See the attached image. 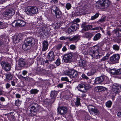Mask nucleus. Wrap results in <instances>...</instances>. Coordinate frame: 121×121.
<instances>
[{"instance_id": "nucleus-1", "label": "nucleus", "mask_w": 121, "mask_h": 121, "mask_svg": "<svg viewBox=\"0 0 121 121\" xmlns=\"http://www.w3.org/2000/svg\"><path fill=\"white\" fill-rule=\"evenodd\" d=\"M99 46L97 45L92 47V49L90 51L89 53L93 58L96 59L100 58V56L98 55L99 53Z\"/></svg>"}, {"instance_id": "nucleus-2", "label": "nucleus", "mask_w": 121, "mask_h": 121, "mask_svg": "<svg viewBox=\"0 0 121 121\" xmlns=\"http://www.w3.org/2000/svg\"><path fill=\"white\" fill-rule=\"evenodd\" d=\"M35 42L34 39L32 38H28L26 39L24 44L22 45V48L25 51L29 50L31 45Z\"/></svg>"}, {"instance_id": "nucleus-3", "label": "nucleus", "mask_w": 121, "mask_h": 121, "mask_svg": "<svg viewBox=\"0 0 121 121\" xmlns=\"http://www.w3.org/2000/svg\"><path fill=\"white\" fill-rule=\"evenodd\" d=\"M98 6L102 9H105L109 7L110 4L109 0H100L98 2Z\"/></svg>"}, {"instance_id": "nucleus-4", "label": "nucleus", "mask_w": 121, "mask_h": 121, "mask_svg": "<svg viewBox=\"0 0 121 121\" xmlns=\"http://www.w3.org/2000/svg\"><path fill=\"white\" fill-rule=\"evenodd\" d=\"M38 9L36 7L28 6L26 10V12L28 15H31L32 14L36 13L38 12Z\"/></svg>"}, {"instance_id": "nucleus-5", "label": "nucleus", "mask_w": 121, "mask_h": 121, "mask_svg": "<svg viewBox=\"0 0 121 121\" xmlns=\"http://www.w3.org/2000/svg\"><path fill=\"white\" fill-rule=\"evenodd\" d=\"M120 58V55L118 54H114L110 58L111 63L112 64H114L118 63Z\"/></svg>"}, {"instance_id": "nucleus-6", "label": "nucleus", "mask_w": 121, "mask_h": 121, "mask_svg": "<svg viewBox=\"0 0 121 121\" xmlns=\"http://www.w3.org/2000/svg\"><path fill=\"white\" fill-rule=\"evenodd\" d=\"M65 74L68 75L71 78L76 77L78 75L77 71L74 69L69 70L66 72H65Z\"/></svg>"}, {"instance_id": "nucleus-7", "label": "nucleus", "mask_w": 121, "mask_h": 121, "mask_svg": "<svg viewBox=\"0 0 121 121\" xmlns=\"http://www.w3.org/2000/svg\"><path fill=\"white\" fill-rule=\"evenodd\" d=\"M1 65L3 69L6 71H9L11 69V66L8 62L4 61H2Z\"/></svg>"}, {"instance_id": "nucleus-8", "label": "nucleus", "mask_w": 121, "mask_h": 121, "mask_svg": "<svg viewBox=\"0 0 121 121\" xmlns=\"http://www.w3.org/2000/svg\"><path fill=\"white\" fill-rule=\"evenodd\" d=\"M88 108L90 112L94 113L95 115H98L99 114V112L96 108L92 105H89Z\"/></svg>"}, {"instance_id": "nucleus-9", "label": "nucleus", "mask_w": 121, "mask_h": 121, "mask_svg": "<svg viewBox=\"0 0 121 121\" xmlns=\"http://www.w3.org/2000/svg\"><path fill=\"white\" fill-rule=\"evenodd\" d=\"M121 88V86L120 85L115 83L113 85L112 89L115 93L117 94L119 92Z\"/></svg>"}, {"instance_id": "nucleus-10", "label": "nucleus", "mask_w": 121, "mask_h": 121, "mask_svg": "<svg viewBox=\"0 0 121 121\" xmlns=\"http://www.w3.org/2000/svg\"><path fill=\"white\" fill-rule=\"evenodd\" d=\"M79 26L78 24L75 23L73 24L71 26L69 27L68 32L69 33L71 32H74L79 28Z\"/></svg>"}, {"instance_id": "nucleus-11", "label": "nucleus", "mask_w": 121, "mask_h": 121, "mask_svg": "<svg viewBox=\"0 0 121 121\" xmlns=\"http://www.w3.org/2000/svg\"><path fill=\"white\" fill-rule=\"evenodd\" d=\"M73 55L71 53L65 54L63 57L64 61L66 63L70 62L71 60Z\"/></svg>"}, {"instance_id": "nucleus-12", "label": "nucleus", "mask_w": 121, "mask_h": 121, "mask_svg": "<svg viewBox=\"0 0 121 121\" xmlns=\"http://www.w3.org/2000/svg\"><path fill=\"white\" fill-rule=\"evenodd\" d=\"M86 86L84 83H81L78 84L77 88L78 90L82 92H84V91L86 90Z\"/></svg>"}, {"instance_id": "nucleus-13", "label": "nucleus", "mask_w": 121, "mask_h": 121, "mask_svg": "<svg viewBox=\"0 0 121 121\" xmlns=\"http://www.w3.org/2000/svg\"><path fill=\"white\" fill-rule=\"evenodd\" d=\"M58 112L59 114L64 115L67 112V108L64 107H61L58 108Z\"/></svg>"}, {"instance_id": "nucleus-14", "label": "nucleus", "mask_w": 121, "mask_h": 121, "mask_svg": "<svg viewBox=\"0 0 121 121\" xmlns=\"http://www.w3.org/2000/svg\"><path fill=\"white\" fill-rule=\"evenodd\" d=\"M31 110H35V111H38L39 110V107L38 104L35 103H31L30 105Z\"/></svg>"}, {"instance_id": "nucleus-15", "label": "nucleus", "mask_w": 121, "mask_h": 121, "mask_svg": "<svg viewBox=\"0 0 121 121\" xmlns=\"http://www.w3.org/2000/svg\"><path fill=\"white\" fill-rule=\"evenodd\" d=\"M105 77L103 76L97 77L95 80L94 83L96 84H101L104 80Z\"/></svg>"}, {"instance_id": "nucleus-16", "label": "nucleus", "mask_w": 121, "mask_h": 121, "mask_svg": "<svg viewBox=\"0 0 121 121\" xmlns=\"http://www.w3.org/2000/svg\"><path fill=\"white\" fill-rule=\"evenodd\" d=\"M48 58L50 61H52L54 60L55 55L53 51H51L49 52Z\"/></svg>"}, {"instance_id": "nucleus-17", "label": "nucleus", "mask_w": 121, "mask_h": 121, "mask_svg": "<svg viewBox=\"0 0 121 121\" xmlns=\"http://www.w3.org/2000/svg\"><path fill=\"white\" fill-rule=\"evenodd\" d=\"M48 44L47 41H44L43 43V48L42 49V51H44L48 48Z\"/></svg>"}, {"instance_id": "nucleus-18", "label": "nucleus", "mask_w": 121, "mask_h": 121, "mask_svg": "<svg viewBox=\"0 0 121 121\" xmlns=\"http://www.w3.org/2000/svg\"><path fill=\"white\" fill-rule=\"evenodd\" d=\"M86 61L85 60H80L79 61V66L81 67L84 68L87 65Z\"/></svg>"}, {"instance_id": "nucleus-19", "label": "nucleus", "mask_w": 121, "mask_h": 121, "mask_svg": "<svg viewBox=\"0 0 121 121\" xmlns=\"http://www.w3.org/2000/svg\"><path fill=\"white\" fill-rule=\"evenodd\" d=\"M22 37L21 34H19L18 35H15L13 39V40L14 42H15L16 41V43L17 42V41H18L22 39Z\"/></svg>"}, {"instance_id": "nucleus-20", "label": "nucleus", "mask_w": 121, "mask_h": 121, "mask_svg": "<svg viewBox=\"0 0 121 121\" xmlns=\"http://www.w3.org/2000/svg\"><path fill=\"white\" fill-rule=\"evenodd\" d=\"M26 64L25 60L22 59H20L18 60V64L21 66H23Z\"/></svg>"}, {"instance_id": "nucleus-21", "label": "nucleus", "mask_w": 121, "mask_h": 121, "mask_svg": "<svg viewBox=\"0 0 121 121\" xmlns=\"http://www.w3.org/2000/svg\"><path fill=\"white\" fill-rule=\"evenodd\" d=\"M80 39V35H77L74 36L72 38L70 37L68 39H69V41H77Z\"/></svg>"}, {"instance_id": "nucleus-22", "label": "nucleus", "mask_w": 121, "mask_h": 121, "mask_svg": "<svg viewBox=\"0 0 121 121\" xmlns=\"http://www.w3.org/2000/svg\"><path fill=\"white\" fill-rule=\"evenodd\" d=\"M3 13L4 15H13L14 14V12L13 10H8L5 11Z\"/></svg>"}, {"instance_id": "nucleus-23", "label": "nucleus", "mask_w": 121, "mask_h": 121, "mask_svg": "<svg viewBox=\"0 0 121 121\" xmlns=\"http://www.w3.org/2000/svg\"><path fill=\"white\" fill-rule=\"evenodd\" d=\"M18 27H23L25 26L26 23L23 21L19 20H18Z\"/></svg>"}, {"instance_id": "nucleus-24", "label": "nucleus", "mask_w": 121, "mask_h": 121, "mask_svg": "<svg viewBox=\"0 0 121 121\" xmlns=\"http://www.w3.org/2000/svg\"><path fill=\"white\" fill-rule=\"evenodd\" d=\"M57 94V92L55 91H52L51 93V98L54 99L56 97Z\"/></svg>"}, {"instance_id": "nucleus-25", "label": "nucleus", "mask_w": 121, "mask_h": 121, "mask_svg": "<svg viewBox=\"0 0 121 121\" xmlns=\"http://www.w3.org/2000/svg\"><path fill=\"white\" fill-rule=\"evenodd\" d=\"M101 35L100 33L96 34L93 37V40L94 41L99 39L101 37Z\"/></svg>"}, {"instance_id": "nucleus-26", "label": "nucleus", "mask_w": 121, "mask_h": 121, "mask_svg": "<svg viewBox=\"0 0 121 121\" xmlns=\"http://www.w3.org/2000/svg\"><path fill=\"white\" fill-rule=\"evenodd\" d=\"M93 36V34L89 32H87L85 33V36L86 38L90 39Z\"/></svg>"}, {"instance_id": "nucleus-27", "label": "nucleus", "mask_w": 121, "mask_h": 121, "mask_svg": "<svg viewBox=\"0 0 121 121\" xmlns=\"http://www.w3.org/2000/svg\"><path fill=\"white\" fill-rule=\"evenodd\" d=\"M92 27V26L91 25H89L85 26L84 27L83 29L85 31L88 30Z\"/></svg>"}, {"instance_id": "nucleus-28", "label": "nucleus", "mask_w": 121, "mask_h": 121, "mask_svg": "<svg viewBox=\"0 0 121 121\" xmlns=\"http://www.w3.org/2000/svg\"><path fill=\"white\" fill-rule=\"evenodd\" d=\"M96 70L95 69H92L87 73L88 75L90 76L93 75L96 72Z\"/></svg>"}, {"instance_id": "nucleus-29", "label": "nucleus", "mask_w": 121, "mask_h": 121, "mask_svg": "<svg viewBox=\"0 0 121 121\" xmlns=\"http://www.w3.org/2000/svg\"><path fill=\"white\" fill-rule=\"evenodd\" d=\"M80 100V98H77L76 101L75 103V105L76 107H78L81 104Z\"/></svg>"}, {"instance_id": "nucleus-30", "label": "nucleus", "mask_w": 121, "mask_h": 121, "mask_svg": "<svg viewBox=\"0 0 121 121\" xmlns=\"http://www.w3.org/2000/svg\"><path fill=\"white\" fill-rule=\"evenodd\" d=\"M52 9L51 12L52 13H54L55 12L58 10V8L56 6L54 5L52 7Z\"/></svg>"}, {"instance_id": "nucleus-31", "label": "nucleus", "mask_w": 121, "mask_h": 121, "mask_svg": "<svg viewBox=\"0 0 121 121\" xmlns=\"http://www.w3.org/2000/svg\"><path fill=\"white\" fill-rule=\"evenodd\" d=\"M112 103V101L109 100L106 103V106L108 108H109L111 107Z\"/></svg>"}, {"instance_id": "nucleus-32", "label": "nucleus", "mask_w": 121, "mask_h": 121, "mask_svg": "<svg viewBox=\"0 0 121 121\" xmlns=\"http://www.w3.org/2000/svg\"><path fill=\"white\" fill-rule=\"evenodd\" d=\"M7 27L6 24L2 22H0V29L5 28Z\"/></svg>"}, {"instance_id": "nucleus-33", "label": "nucleus", "mask_w": 121, "mask_h": 121, "mask_svg": "<svg viewBox=\"0 0 121 121\" xmlns=\"http://www.w3.org/2000/svg\"><path fill=\"white\" fill-rule=\"evenodd\" d=\"M12 26L14 27H18V20L17 21H15L12 23Z\"/></svg>"}, {"instance_id": "nucleus-34", "label": "nucleus", "mask_w": 121, "mask_h": 121, "mask_svg": "<svg viewBox=\"0 0 121 121\" xmlns=\"http://www.w3.org/2000/svg\"><path fill=\"white\" fill-rule=\"evenodd\" d=\"M6 76V78L9 80H11L13 76L10 73L7 74Z\"/></svg>"}, {"instance_id": "nucleus-35", "label": "nucleus", "mask_w": 121, "mask_h": 121, "mask_svg": "<svg viewBox=\"0 0 121 121\" xmlns=\"http://www.w3.org/2000/svg\"><path fill=\"white\" fill-rule=\"evenodd\" d=\"M22 102L19 99H18L16 100L15 101V104L16 106H18L21 105Z\"/></svg>"}, {"instance_id": "nucleus-36", "label": "nucleus", "mask_w": 121, "mask_h": 121, "mask_svg": "<svg viewBox=\"0 0 121 121\" xmlns=\"http://www.w3.org/2000/svg\"><path fill=\"white\" fill-rule=\"evenodd\" d=\"M113 49L116 51H118L119 49V46L117 45H114L112 47Z\"/></svg>"}, {"instance_id": "nucleus-37", "label": "nucleus", "mask_w": 121, "mask_h": 121, "mask_svg": "<svg viewBox=\"0 0 121 121\" xmlns=\"http://www.w3.org/2000/svg\"><path fill=\"white\" fill-rule=\"evenodd\" d=\"M30 112L31 113V115L32 116H34L36 115L37 111H35V110H30Z\"/></svg>"}, {"instance_id": "nucleus-38", "label": "nucleus", "mask_w": 121, "mask_h": 121, "mask_svg": "<svg viewBox=\"0 0 121 121\" xmlns=\"http://www.w3.org/2000/svg\"><path fill=\"white\" fill-rule=\"evenodd\" d=\"M38 91L37 89H32L30 91V92L31 94H33L37 93Z\"/></svg>"}, {"instance_id": "nucleus-39", "label": "nucleus", "mask_w": 121, "mask_h": 121, "mask_svg": "<svg viewBox=\"0 0 121 121\" xmlns=\"http://www.w3.org/2000/svg\"><path fill=\"white\" fill-rule=\"evenodd\" d=\"M110 72L112 74H117L116 70L114 69H112L110 70Z\"/></svg>"}, {"instance_id": "nucleus-40", "label": "nucleus", "mask_w": 121, "mask_h": 121, "mask_svg": "<svg viewBox=\"0 0 121 121\" xmlns=\"http://www.w3.org/2000/svg\"><path fill=\"white\" fill-rule=\"evenodd\" d=\"M65 6L66 8L68 10H69L71 8V5L70 3H68L66 4Z\"/></svg>"}, {"instance_id": "nucleus-41", "label": "nucleus", "mask_w": 121, "mask_h": 121, "mask_svg": "<svg viewBox=\"0 0 121 121\" xmlns=\"http://www.w3.org/2000/svg\"><path fill=\"white\" fill-rule=\"evenodd\" d=\"M55 63L57 66L59 65L60 64V59L59 58H58L55 62Z\"/></svg>"}, {"instance_id": "nucleus-42", "label": "nucleus", "mask_w": 121, "mask_h": 121, "mask_svg": "<svg viewBox=\"0 0 121 121\" xmlns=\"http://www.w3.org/2000/svg\"><path fill=\"white\" fill-rule=\"evenodd\" d=\"M56 15H60L62 14V13L61 12L60 10H58L54 13Z\"/></svg>"}, {"instance_id": "nucleus-43", "label": "nucleus", "mask_w": 121, "mask_h": 121, "mask_svg": "<svg viewBox=\"0 0 121 121\" xmlns=\"http://www.w3.org/2000/svg\"><path fill=\"white\" fill-rule=\"evenodd\" d=\"M108 59V58L106 56L104 57L102 59H101L99 61L100 62H101L103 61H104L105 60H107Z\"/></svg>"}, {"instance_id": "nucleus-44", "label": "nucleus", "mask_w": 121, "mask_h": 121, "mask_svg": "<svg viewBox=\"0 0 121 121\" xmlns=\"http://www.w3.org/2000/svg\"><path fill=\"white\" fill-rule=\"evenodd\" d=\"M61 79L62 81L69 82V80L67 77H62Z\"/></svg>"}, {"instance_id": "nucleus-45", "label": "nucleus", "mask_w": 121, "mask_h": 121, "mask_svg": "<svg viewBox=\"0 0 121 121\" xmlns=\"http://www.w3.org/2000/svg\"><path fill=\"white\" fill-rule=\"evenodd\" d=\"M76 48L75 46L73 45H71L70 46V48L72 50H74Z\"/></svg>"}, {"instance_id": "nucleus-46", "label": "nucleus", "mask_w": 121, "mask_h": 121, "mask_svg": "<svg viewBox=\"0 0 121 121\" xmlns=\"http://www.w3.org/2000/svg\"><path fill=\"white\" fill-rule=\"evenodd\" d=\"M48 67L49 69H53L55 67V66L52 65H49L48 66Z\"/></svg>"}, {"instance_id": "nucleus-47", "label": "nucleus", "mask_w": 121, "mask_h": 121, "mask_svg": "<svg viewBox=\"0 0 121 121\" xmlns=\"http://www.w3.org/2000/svg\"><path fill=\"white\" fill-rule=\"evenodd\" d=\"M117 74H121V68L116 70Z\"/></svg>"}, {"instance_id": "nucleus-48", "label": "nucleus", "mask_w": 121, "mask_h": 121, "mask_svg": "<svg viewBox=\"0 0 121 121\" xmlns=\"http://www.w3.org/2000/svg\"><path fill=\"white\" fill-rule=\"evenodd\" d=\"M69 38L67 37L64 36H62L60 38V39L61 40H65L66 39H68Z\"/></svg>"}, {"instance_id": "nucleus-49", "label": "nucleus", "mask_w": 121, "mask_h": 121, "mask_svg": "<svg viewBox=\"0 0 121 121\" xmlns=\"http://www.w3.org/2000/svg\"><path fill=\"white\" fill-rule=\"evenodd\" d=\"M86 96V95L85 93H82L81 94V97L84 99H85V97Z\"/></svg>"}, {"instance_id": "nucleus-50", "label": "nucleus", "mask_w": 121, "mask_h": 121, "mask_svg": "<svg viewBox=\"0 0 121 121\" xmlns=\"http://www.w3.org/2000/svg\"><path fill=\"white\" fill-rule=\"evenodd\" d=\"M105 16H102V17L99 20V21L101 22H102L105 21Z\"/></svg>"}, {"instance_id": "nucleus-51", "label": "nucleus", "mask_w": 121, "mask_h": 121, "mask_svg": "<svg viewBox=\"0 0 121 121\" xmlns=\"http://www.w3.org/2000/svg\"><path fill=\"white\" fill-rule=\"evenodd\" d=\"M55 29H57L60 27L59 24L58 23H56L55 24Z\"/></svg>"}, {"instance_id": "nucleus-52", "label": "nucleus", "mask_w": 121, "mask_h": 121, "mask_svg": "<svg viewBox=\"0 0 121 121\" xmlns=\"http://www.w3.org/2000/svg\"><path fill=\"white\" fill-rule=\"evenodd\" d=\"M58 2V0H51L50 1L51 2L54 3L55 4H57Z\"/></svg>"}, {"instance_id": "nucleus-53", "label": "nucleus", "mask_w": 121, "mask_h": 121, "mask_svg": "<svg viewBox=\"0 0 121 121\" xmlns=\"http://www.w3.org/2000/svg\"><path fill=\"white\" fill-rule=\"evenodd\" d=\"M62 46V45L61 44H60L57 46L56 48L58 49H59L61 48Z\"/></svg>"}, {"instance_id": "nucleus-54", "label": "nucleus", "mask_w": 121, "mask_h": 121, "mask_svg": "<svg viewBox=\"0 0 121 121\" xmlns=\"http://www.w3.org/2000/svg\"><path fill=\"white\" fill-rule=\"evenodd\" d=\"M98 16H93L91 17V20H94L97 18Z\"/></svg>"}, {"instance_id": "nucleus-55", "label": "nucleus", "mask_w": 121, "mask_h": 121, "mask_svg": "<svg viewBox=\"0 0 121 121\" xmlns=\"http://www.w3.org/2000/svg\"><path fill=\"white\" fill-rule=\"evenodd\" d=\"M42 33L41 32L40 33V35H43V34H44L46 32V31L43 28L42 30Z\"/></svg>"}, {"instance_id": "nucleus-56", "label": "nucleus", "mask_w": 121, "mask_h": 121, "mask_svg": "<svg viewBox=\"0 0 121 121\" xmlns=\"http://www.w3.org/2000/svg\"><path fill=\"white\" fill-rule=\"evenodd\" d=\"M120 31V30L119 28H117L114 30V32L115 33L117 34V33H118L119 32V31Z\"/></svg>"}, {"instance_id": "nucleus-57", "label": "nucleus", "mask_w": 121, "mask_h": 121, "mask_svg": "<svg viewBox=\"0 0 121 121\" xmlns=\"http://www.w3.org/2000/svg\"><path fill=\"white\" fill-rule=\"evenodd\" d=\"M99 27H96L92 29L91 30H98L99 29Z\"/></svg>"}, {"instance_id": "nucleus-58", "label": "nucleus", "mask_w": 121, "mask_h": 121, "mask_svg": "<svg viewBox=\"0 0 121 121\" xmlns=\"http://www.w3.org/2000/svg\"><path fill=\"white\" fill-rule=\"evenodd\" d=\"M0 100L1 102H4L5 101V99L3 97H1L0 98Z\"/></svg>"}, {"instance_id": "nucleus-59", "label": "nucleus", "mask_w": 121, "mask_h": 121, "mask_svg": "<svg viewBox=\"0 0 121 121\" xmlns=\"http://www.w3.org/2000/svg\"><path fill=\"white\" fill-rule=\"evenodd\" d=\"M80 21V20L78 18H77L74 20V23H77V22H78Z\"/></svg>"}, {"instance_id": "nucleus-60", "label": "nucleus", "mask_w": 121, "mask_h": 121, "mask_svg": "<svg viewBox=\"0 0 121 121\" xmlns=\"http://www.w3.org/2000/svg\"><path fill=\"white\" fill-rule=\"evenodd\" d=\"M39 69H40L41 70H41V71H40V72H41V73H45V72L46 71V70L45 69H43L42 68H39Z\"/></svg>"}, {"instance_id": "nucleus-61", "label": "nucleus", "mask_w": 121, "mask_h": 121, "mask_svg": "<svg viewBox=\"0 0 121 121\" xmlns=\"http://www.w3.org/2000/svg\"><path fill=\"white\" fill-rule=\"evenodd\" d=\"M6 87L7 89H8L10 86L11 85L9 83H7L6 85Z\"/></svg>"}, {"instance_id": "nucleus-62", "label": "nucleus", "mask_w": 121, "mask_h": 121, "mask_svg": "<svg viewBox=\"0 0 121 121\" xmlns=\"http://www.w3.org/2000/svg\"><path fill=\"white\" fill-rule=\"evenodd\" d=\"M63 85L62 84H59L57 85V87H58L61 88L63 87Z\"/></svg>"}, {"instance_id": "nucleus-63", "label": "nucleus", "mask_w": 121, "mask_h": 121, "mask_svg": "<svg viewBox=\"0 0 121 121\" xmlns=\"http://www.w3.org/2000/svg\"><path fill=\"white\" fill-rule=\"evenodd\" d=\"M82 77L86 79H89V78L86 75L84 74H83L82 75Z\"/></svg>"}, {"instance_id": "nucleus-64", "label": "nucleus", "mask_w": 121, "mask_h": 121, "mask_svg": "<svg viewBox=\"0 0 121 121\" xmlns=\"http://www.w3.org/2000/svg\"><path fill=\"white\" fill-rule=\"evenodd\" d=\"M16 97L17 98H20L21 97V96L19 94H16Z\"/></svg>"}]
</instances>
